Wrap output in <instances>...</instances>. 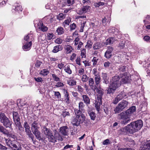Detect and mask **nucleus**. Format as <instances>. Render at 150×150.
Segmentation results:
<instances>
[{
  "instance_id": "nucleus-1",
  "label": "nucleus",
  "mask_w": 150,
  "mask_h": 150,
  "mask_svg": "<svg viewBox=\"0 0 150 150\" xmlns=\"http://www.w3.org/2000/svg\"><path fill=\"white\" fill-rule=\"evenodd\" d=\"M143 125L142 121L141 120L133 122L128 125L125 127L121 128V131L130 134H133L139 130Z\"/></svg>"
},
{
  "instance_id": "nucleus-2",
  "label": "nucleus",
  "mask_w": 150,
  "mask_h": 150,
  "mask_svg": "<svg viewBox=\"0 0 150 150\" xmlns=\"http://www.w3.org/2000/svg\"><path fill=\"white\" fill-rule=\"evenodd\" d=\"M120 74L119 76L116 75L112 77L111 83L107 89V94H113L116 89L120 86L121 85V81H120Z\"/></svg>"
},
{
  "instance_id": "nucleus-3",
  "label": "nucleus",
  "mask_w": 150,
  "mask_h": 150,
  "mask_svg": "<svg viewBox=\"0 0 150 150\" xmlns=\"http://www.w3.org/2000/svg\"><path fill=\"white\" fill-rule=\"evenodd\" d=\"M6 143L7 146L12 148H14V150H21V145L15 140L5 139Z\"/></svg>"
},
{
  "instance_id": "nucleus-4",
  "label": "nucleus",
  "mask_w": 150,
  "mask_h": 150,
  "mask_svg": "<svg viewBox=\"0 0 150 150\" xmlns=\"http://www.w3.org/2000/svg\"><path fill=\"white\" fill-rule=\"evenodd\" d=\"M128 104V102L123 100L120 102L114 109L115 113H118L127 107Z\"/></svg>"
},
{
  "instance_id": "nucleus-5",
  "label": "nucleus",
  "mask_w": 150,
  "mask_h": 150,
  "mask_svg": "<svg viewBox=\"0 0 150 150\" xmlns=\"http://www.w3.org/2000/svg\"><path fill=\"white\" fill-rule=\"evenodd\" d=\"M76 116L73 117L72 119L71 123L74 126H78L80 123L83 122L85 117L83 119L81 118V115L76 114Z\"/></svg>"
},
{
  "instance_id": "nucleus-6",
  "label": "nucleus",
  "mask_w": 150,
  "mask_h": 150,
  "mask_svg": "<svg viewBox=\"0 0 150 150\" xmlns=\"http://www.w3.org/2000/svg\"><path fill=\"white\" fill-rule=\"evenodd\" d=\"M0 121L3 125L6 127H10L11 126V123L9 120L4 113L0 114Z\"/></svg>"
},
{
  "instance_id": "nucleus-7",
  "label": "nucleus",
  "mask_w": 150,
  "mask_h": 150,
  "mask_svg": "<svg viewBox=\"0 0 150 150\" xmlns=\"http://www.w3.org/2000/svg\"><path fill=\"white\" fill-rule=\"evenodd\" d=\"M84 105L83 102H80L79 103V109H75L74 110V112L75 114L81 115V118L84 119L85 118L84 115L82 114V112H84Z\"/></svg>"
},
{
  "instance_id": "nucleus-8",
  "label": "nucleus",
  "mask_w": 150,
  "mask_h": 150,
  "mask_svg": "<svg viewBox=\"0 0 150 150\" xmlns=\"http://www.w3.org/2000/svg\"><path fill=\"white\" fill-rule=\"evenodd\" d=\"M23 126L25 129V132L26 133V134L33 140L34 139V137L33 135L31 133L30 129L29 126L27 122H25L24 123Z\"/></svg>"
},
{
  "instance_id": "nucleus-9",
  "label": "nucleus",
  "mask_w": 150,
  "mask_h": 150,
  "mask_svg": "<svg viewBox=\"0 0 150 150\" xmlns=\"http://www.w3.org/2000/svg\"><path fill=\"white\" fill-rule=\"evenodd\" d=\"M126 96V95L125 92H121L115 98V99L113 100V103L115 104H117L120 100L125 98Z\"/></svg>"
},
{
  "instance_id": "nucleus-10",
  "label": "nucleus",
  "mask_w": 150,
  "mask_h": 150,
  "mask_svg": "<svg viewBox=\"0 0 150 150\" xmlns=\"http://www.w3.org/2000/svg\"><path fill=\"white\" fill-rule=\"evenodd\" d=\"M120 77L121 78V82L122 83H128L130 79L129 74H127L126 73L120 74Z\"/></svg>"
},
{
  "instance_id": "nucleus-11",
  "label": "nucleus",
  "mask_w": 150,
  "mask_h": 150,
  "mask_svg": "<svg viewBox=\"0 0 150 150\" xmlns=\"http://www.w3.org/2000/svg\"><path fill=\"white\" fill-rule=\"evenodd\" d=\"M114 49L113 47L111 46H108V49L105 54V57L107 59L110 58L112 55V52Z\"/></svg>"
},
{
  "instance_id": "nucleus-12",
  "label": "nucleus",
  "mask_w": 150,
  "mask_h": 150,
  "mask_svg": "<svg viewBox=\"0 0 150 150\" xmlns=\"http://www.w3.org/2000/svg\"><path fill=\"white\" fill-rule=\"evenodd\" d=\"M150 149V140L143 143L141 146L140 150H149Z\"/></svg>"
},
{
  "instance_id": "nucleus-13",
  "label": "nucleus",
  "mask_w": 150,
  "mask_h": 150,
  "mask_svg": "<svg viewBox=\"0 0 150 150\" xmlns=\"http://www.w3.org/2000/svg\"><path fill=\"white\" fill-rule=\"evenodd\" d=\"M38 28L43 32L46 31L48 30L47 27L44 25L41 21H40L38 23Z\"/></svg>"
},
{
  "instance_id": "nucleus-14",
  "label": "nucleus",
  "mask_w": 150,
  "mask_h": 150,
  "mask_svg": "<svg viewBox=\"0 0 150 150\" xmlns=\"http://www.w3.org/2000/svg\"><path fill=\"white\" fill-rule=\"evenodd\" d=\"M89 85L90 86L91 88L95 91V90L97 89V87L96 85L94 84V79L91 78H90L88 80Z\"/></svg>"
},
{
  "instance_id": "nucleus-15",
  "label": "nucleus",
  "mask_w": 150,
  "mask_h": 150,
  "mask_svg": "<svg viewBox=\"0 0 150 150\" xmlns=\"http://www.w3.org/2000/svg\"><path fill=\"white\" fill-rule=\"evenodd\" d=\"M91 7L88 6H86L82 8L78 12L79 14H82L84 13H85L90 11Z\"/></svg>"
},
{
  "instance_id": "nucleus-16",
  "label": "nucleus",
  "mask_w": 150,
  "mask_h": 150,
  "mask_svg": "<svg viewBox=\"0 0 150 150\" xmlns=\"http://www.w3.org/2000/svg\"><path fill=\"white\" fill-rule=\"evenodd\" d=\"M31 129L32 131L38 130L40 128L39 124L38 123V122L37 121L33 122L31 124Z\"/></svg>"
},
{
  "instance_id": "nucleus-17",
  "label": "nucleus",
  "mask_w": 150,
  "mask_h": 150,
  "mask_svg": "<svg viewBox=\"0 0 150 150\" xmlns=\"http://www.w3.org/2000/svg\"><path fill=\"white\" fill-rule=\"evenodd\" d=\"M13 121L15 123L20 122V119L19 115L17 112H13Z\"/></svg>"
},
{
  "instance_id": "nucleus-18",
  "label": "nucleus",
  "mask_w": 150,
  "mask_h": 150,
  "mask_svg": "<svg viewBox=\"0 0 150 150\" xmlns=\"http://www.w3.org/2000/svg\"><path fill=\"white\" fill-rule=\"evenodd\" d=\"M32 45V43L31 41L28 42H26L23 45L22 47L24 51H28L31 49Z\"/></svg>"
},
{
  "instance_id": "nucleus-19",
  "label": "nucleus",
  "mask_w": 150,
  "mask_h": 150,
  "mask_svg": "<svg viewBox=\"0 0 150 150\" xmlns=\"http://www.w3.org/2000/svg\"><path fill=\"white\" fill-rule=\"evenodd\" d=\"M60 133L64 135H67L69 131V129L67 126H64L60 128Z\"/></svg>"
},
{
  "instance_id": "nucleus-20",
  "label": "nucleus",
  "mask_w": 150,
  "mask_h": 150,
  "mask_svg": "<svg viewBox=\"0 0 150 150\" xmlns=\"http://www.w3.org/2000/svg\"><path fill=\"white\" fill-rule=\"evenodd\" d=\"M63 49V47L61 45H57L54 46L52 52L54 53H56L59 51H62Z\"/></svg>"
},
{
  "instance_id": "nucleus-21",
  "label": "nucleus",
  "mask_w": 150,
  "mask_h": 150,
  "mask_svg": "<svg viewBox=\"0 0 150 150\" xmlns=\"http://www.w3.org/2000/svg\"><path fill=\"white\" fill-rule=\"evenodd\" d=\"M118 115L119 119L120 120L130 117L129 115H128L126 112H122L119 114Z\"/></svg>"
},
{
  "instance_id": "nucleus-22",
  "label": "nucleus",
  "mask_w": 150,
  "mask_h": 150,
  "mask_svg": "<svg viewBox=\"0 0 150 150\" xmlns=\"http://www.w3.org/2000/svg\"><path fill=\"white\" fill-rule=\"evenodd\" d=\"M136 110V108L135 106H133L127 110L126 112L130 117V115L133 113Z\"/></svg>"
},
{
  "instance_id": "nucleus-23",
  "label": "nucleus",
  "mask_w": 150,
  "mask_h": 150,
  "mask_svg": "<svg viewBox=\"0 0 150 150\" xmlns=\"http://www.w3.org/2000/svg\"><path fill=\"white\" fill-rule=\"evenodd\" d=\"M102 77L104 80V82L106 84L109 83V77L108 76V74L106 73H102Z\"/></svg>"
},
{
  "instance_id": "nucleus-24",
  "label": "nucleus",
  "mask_w": 150,
  "mask_h": 150,
  "mask_svg": "<svg viewBox=\"0 0 150 150\" xmlns=\"http://www.w3.org/2000/svg\"><path fill=\"white\" fill-rule=\"evenodd\" d=\"M43 130L44 134L47 137L50 136L52 134V131L50 129L47 128L45 127H43Z\"/></svg>"
},
{
  "instance_id": "nucleus-25",
  "label": "nucleus",
  "mask_w": 150,
  "mask_h": 150,
  "mask_svg": "<svg viewBox=\"0 0 150 150\" xmlns=\"http://www.w3.org/2000/svg\"><path fill=\"white\" fill-rule=\"evenodd\" d=\"M64 100L67 103L69 104L70 103L69 95L66 90L64 89Z\"/></svg>"
},
{
  "instance_id": "nucleus-26",
  "label": "nucleus",
  "mask_w": 150,
  "mask_h": 150,
  "mask_svg": "<svg viewBox=\"0 0 150 150\" xmlns=\"http://www.w3.org/2000/svg\"><path fill=\"white\" fill-rule=\"evenodd\" d=\"M33 133L35 135L36 138L39 140L42 139L40 136V132L38 129L32 131Z\"/></svg>"
},
{
  "instance_id": "nucleus-27",
  "label": "nucleus",
  "mask_w": 150,
  "mask_h": 150,
  "mask_svg": "<svg viewBox=\"0 0 150 150\" xmlns=\"http://www.w3.org/2000/svg\"><path fill=\"white\" fill-rule=\"evenodd\" d=\"M64 70L66 73L69 74H71L72 73V70L70 68V67L69 65H65Z\"/></svg>"
},
{
  "instance_id": "nucleus-28",
  "label": "nucleus",
  "mask_w": 150,
  "mask_h": 150,
  "mask_svg": "<svg viewBox=\"0 0 150 150\" xmlns=\"http://www.w3.org/2000/svg\"><path fill=\"white\" fill-rule=\"evenodd\" d=\"M115 41V39L114 38H110L106 40L105 44L106 45H110L113 43Z\"/></svg>"
},
{
  "instance_id": "nucleus-29",
  "label": "nucleus",
  "mask_w": 150,
  "mask_h": 150,
  "mask_svg": "<svg viewBox=\"0 0 150 150\" xmlns=\"http://www.w3.org/2000/svg\"><path fill=\"white\" fill-rule=\"evenodd\" d=\"M84 102L87 105L90 103V100L88 97L87 95H83L82 96Z\"/></svg>"
},
{
  "instance_id": "nucleus-30",
  "label": "nucleus",
  "mask_w": 150,
  "mask_h": 150,
  "mask_svg": "<svg viewBox=\"0 0 150 150\" xmlns=\"http://www.w3.org/2000/svg\"><path fill=\"white\" fill-rule=\"evenodd\" d=\"M24 39L27 42L32 41L33 40V35L31 34H28L26 36H25Z\"/></svg>"
},
{
  "instance_id": "nucleus-31",
  "label": "nucleus",
  "mask_w": 150,
  "mask_h": 150,
  "mask_svg": "<svg viewBox=\"0 0 150 150\" xmlns=\"http://www.w3.org/2000/svg\"><path fill=\"white\" fill-rule=\"evenodd\" d=\"M66 53L67 54L70 53L72 52V48L71 46L69 45H65L64 47Z\"/></svg>"
},
{
  "instance_id": "nucleus-32",
  "label": "nucleus",
  "mask_w": 150,
  "mask_h": 150,
  "mask_svg": "<svg viewBox=\"0 0 150 150\" xmlns=\"http://www.w3.org/2000/svg\"><path fill=\"white\" fill-rule=\"evenodd\" d=\"M102 47V44L99 42H96L95 43L93 46V48L94 50H99Z\"/></svg>"
},
{
  "instance_id": "nucleus-33",
  "label": "nucleus",
  "mask_w": 150,
  "mask_h": 150,
  "mask_svg": "<svg viewBox=\"0 0 150 150\" xmlns=\"http://www.w3.org/2000/svg\"><path fill=\"white\" fill-rule=\"evenodd\" d=\"M94 79L95 84L96 86H98L100 82L101 78L100 75H99L94 76Z\"/></svg>"
},
{
  "instance_id": "nucleus-34",
  "label": "nucleus",
  "mask_w": 150,
  "mask_h": 150,
  "mask_svg": "<svg viewBox=\"0 0 150 150\" xmlns=\"http://www.w3.org/2000/svg\"><path fill=\"white\" fill-rule=\"evenodd\" d=\"M130 121V117L125 119H123L120 120V122L121 124L125 125Z\"/></svg>"
},
{
  "instance_id": "nucleus-35",
  "label": "nucleus",
  "mask_w": 150,
  "mask_h": 150,
  "mask_svg": "<svg viewBox=\"0 0 150 150\" xmlns=\"http://www.w3.org/2000/svg\"><path fill=\"white\" fill-rule=\"evenodd\" d=\"M71 21V18H69L65 20L62 23L63 26L65 27L68 25H69Z\"/></svg>"
},
{
  "instance_id": "nucleus-36",
  "label": "nucleus",
  "mask_w": 150,
  "mask_h": 150,
  "mask_svg": "<svg viewBox=\"0 0 150 150\" xmlns=\"http://www.w3.org/2000/svg\"><path fill=\"white\" fill-rule=\"evenodd\" d=\"M54 136L55 137L56 142H57V140H58L61 141L63 140V138L62 136L58 133L57 131H55Z\"/></svg>"
},
{
  "instance_id": "nucleus-37",
  "label": "nucleus",
  "mask_w": 150,
  "mask_h": 150,
  "mask_svg": "<svg viewBox=\"0 0 150 150\" xmlns=\"http://www.w3.org/2000/svg\"><path fill=\"white\" fill-rule=\"evenodd\" d=\"M47 138L50 142L53 143L56 142L55 137L52 134L50 136L47 137Z\"/></svg>"
},
{
  "instance_id": "nucleus-38",
  "label": "nucleus",
  "mask_w": 150,
  "mask_h": 150,
  "mask_svg": "<svg viewBox=\"0 0 150 150\" xmlns=\"http://www.w3.org/2000/svg\"><path fill=\"white\" fill-rule=\"evenodd\" d=\"M94 104L95 107L97 110L99 111L100 108V106L101 104V103L98 101L97 100H96Z\"/></svg>"
},
{
  "instance_id": "nucleus-39",
  "label": "nucleus",
  "mask_w": 150,
  "mask_h": 150,
  "mask_svg": "<svg viewBox=\"0 0 150 150\" xmlns=\"http://www.w3.org/2000/svg\"><path fill=\"white\" fill-rule=\"evenodd\" d=\"M107 18L108 19L107 21H106V17H105L104 18H103L102 20V23L103 24V25H106L107 22L110 23V22L111 20L110 18V17H107Z\"/></svg>"
},
{
  "instance_id": "nucleus-40",
  "label": "nucleus",
  "mask_w": 150,
  "mask_h": 150,
  "mask_svg": "<svg viewBox=\"0 0 150 150\" xmlns=\"http://www.w3.org/2000/svg\"><path fill=\"white\" fill-rule=\"evenodd\" d=\"M57 32L58 35H60L63 34L64 32V30L62 27L58 28L57 30Z\"/></svg>"
},
{
  "instance_id": "nucleus-41",
  "label": "nucleus",
  "mask_w": 150,
  "mask_h": 150,
  "mask_svg": "<svg viewBox=\"0 0 150 150\" xmlns=\"http://www.w3.org/2000/svg\"><path fill=\"white\" fill-rule=\"evenodd\" d=\"M68 84L70 86L75 85L76 84V81L74 80H70L67 81Z\"/></svg>"
},
{
  "instance_id": "nucleus-42",
  "label": "nucleus",
  "mask_w": 150,
  "mask_h": 150,
  "mask_svg": "<svg viewBox=\"0 0 150 150\" xmlns=\"http://www.w3.org/2000/svg\"><path fill=\"white\" fill-rule=\"evenodd\" d=\"M65 17V16L62 13H60L57 16V19L59 20H62Z\"/></svg>"
},
{
  "instance_id": "nucleus-43",
  "label": "nucleus",
  "mask_w": 150,
  "mask_h": 150,
  "mask_svg": "<svg viewBox=\"0 0 150 150\" xmlns=\"http://www.w3.org/2000/svg\"><path fill=\"white\" fill-rule=\"evenodd\" d=\"M89 115L91 120H94L96 118L95 113L93 112H88Z\"/></svg>"
},
{
  "instance_id": "nucleus-44",
  "label": "nucleus",
  "mask_w": 150,
  "mask_h": 150,
  "mask_svg": "<svg viewBox=\"0 0 150 150\" xmlns=\"http://www.w3.org/2000/svg\"><path fill=\"white\" fill-rule=\"evenodd\" d=\"M15 124L18 127L19 130L21 131L23 130V128L21 126L20 122L16 123Z\"/></svg>"
},
{
  "instance_id": "nucleus-45",
  "label": "nucleus",
  "mask_w": 150,
  "mask_h": 150,
  "mask_svg": "<svg viewBox=\"0 0 150 150\" xmlns=\"http://www.w3.org/2000/svg\"><path fill=\"white\" fill-rule=\"evenodd\" d=\"M48 73V71L46 69H43L41 70L40 72V74L44 76L47 75Z\"/></svg>"
},
{
  "instance_id": "nucleus-46",
  "label": "nucleus",
  "mask_w": 150,
  "mask_h": 150,
  "mask_svg": "<svg viewBox=\"0 0 150 150\" xmlns=\"http://www.w3.org/2000/svg\"><path fill=\"white\" fill-rule=\"evenodd\" d=\"M98 59L96 57H94L93 59L92 60V62H93V65L95 66L97 64V62Z\"/></svg>"
},
{
  "instance_id": "nucleus-47",
  "label": "nucleus",
  "mask_w": 150,
  "mask_h": 150,
  "mask_svg": "<svg viewBox=\"0 0 150 150\" xmlns=\"http://www.w3.org/2000/svg\"><path fill=\"white\" fill-rule=\"evenodd\" d=\"M96 90V91L98 93L97 96H102L104 94V93L102 90L97 88Z\"/></svg>"
},
{
  "instance_id": "nucleus-48",
  "label": "nucleus",
  "mask_w": 150,
  "mask_h": 150,
  "mask_svg": "<svg viewBox=\"0 0 150 150\" xmlns=\"http://www.w3.org/2000/svg\"><path fill=\"white\" fill-rule=\"evenodd\" d=\"M74 0H67L66 4L68 6H70L73 4Z\"/></svg>"
},
{
  "instance_id": "nucleus-49",
  "label": "nucleus",
  "mask_w": 150,
  "mask_h": 150,
  "mask_svg": "<svg viewBox=\"0 0 150 150\" xmlns=\"http://www.w3.org/2000/svg\"><path fill=\"white\" fill-rule=\"evenodd\" d=\"M15 9L16 11H21L22 10V6L18 4L16 6Z\"/></svg>"
},
{
  "instance_id": "nucleus-50",
  "label": "nucleus",
  "mask_w": 150,
  "mask_h": 150,
  "mask_svg": "<svg viewBox=\"0 0 150 150\" xmlns=\"http://www.w3.org/2000/svg\"><path fill=\"white\" fill-rule=\"evenodd\" d=\"M9 137L6 139H10V140H15L16 139V136L13 134H9Z\"/></svg>"
},
{
  "instance_id": "nucleus-51",
  "label": "nucleus",
  "mask_w": 150,
  "mask_h": 150,
  "mask_svg": "<svg viewBox=\"0 0 150 150\" xmlns=\"http://www.w3.org/2000/svg\"><path fill=\"white\" fill-rule=\"evenodd\" d=\"M57 67L59 69L62 70L63 68L64 69V64L63 63H59L57 65Z\"/></svg>"
},
{
  "instance_id": "nucleus-52",
  "label": "nucleus",
  "mask_w": 150,
  "mask_h": 150,
  "mask_svg": "<svg viewBox=\"0 0 150 150\" xmlns=\"http://www.w3.org/2000/svg\"><path fill=\"white\" fill-rule=\"evenodd\" d=\"M52 76L54 79V80L55 81H60V79L57 76V75L55 74H52Z\"/></svg>"
},
{
  "instance_id": "nucleus-53",
  "label": "nucleus",
  "mask_w": 150,
  "mask_h": 150,
  "mask_svg": "<svg viewBox=\"0 0 150 150\" xmlns=\"http://www.w3.org/2000/svg\"><path fill=\"white\" fill-rule=\"evenodd\" d=\"M86 50L83 48L81 51V55L82 57H85L86 56Z\"/></svg>"
},
{
  "instance_id": "nucleus-54",
  "label": "nucleus",
  "mask_w": 150,
  "mask_h": 150,
  "mask_svg": "<svg viewBox=\"0 0 150 150\" xmlns=\"http://www.w3.org/2000/svg\"><path fill=\"white\" fill-rule=\"evenodd\" d=\"M83 42L81 41L79 42L77 46V50H81L82 47L83 46Z\"/></svg>"
},
{
  "instance_id": "nucleus-55",
  "label": "nucleus",
  "mask_w": 150,
  "mask_h": 150,
  "mask_svg": "<svg viewBox=\"0 0 150 150\" xmlns=\"http://www.w3.org/2000/svg\"><path fill=\"white\" fill-rule=\"evenodd\" d=\"M0 132L4 134H5L6 133V129L3 126L0 125Z\"/></svg>"
},
{
  "instance_id": "nucleus-56",
  "label": "nucleus",
  "mask_w": 150,
  "mask_h": 150,
  "mask_svg": "<svg viewBox=\"0 0 150 150\" xmlns=\"http://www.w3.org/2000/svg\"><path fill=\"white\" fill-rule=\"evenodd\" d=\"M94 5L96 7H99L101 6H103L105 4V3L103 2H100L98 3H94Z\"/></svg>"
},
{
  "instance_id": "nucleus-57",
  "label": "nucleus",
  "mask_w": 150,
  "mask_h": 150,
  "mask_svg": "<svg viewBox=\"0 0 150 150\" xmlns=\"http://www.w3.org/2000/svg\"><path fill=\"white\" fill-rule=\"evenodd\" d=\"M42 63V62L41 61L38 60H37L35 64V66L37 68H39L40 67Z\"/></svg>"
},
{
  "instance_id": "nucleus-58",
  "label": "nucleus",
  "mask_w": 150,
  "mask_h": 150,
  "mask_svg": "<svg viewBox=\"0 0 150 150\" xmlns=\"http://www.w3.org/2000/svg\"><path fill=\"white\" fill-rule=\"evenodd\" d=\"M88 80V77L85 74L83 75L82 80L83 82H86Z\"/></svg>"
},
{
  "instance_id": "nucleus-59",
  "label": "nucleus",
  "mask_w": 150,
  "mask_h": 150,
  "mask_svg": "<svg viewBox=\"0 0 150 150\" xmlns=\"http://www.w3.org/2000/svg\"><path fill=\"white\" fill-rule=\"evenodd\" d=\"M84 73V70L83 68H80L78 71V75H81L83 74Z\"/></svg>"
},
{
  "instance_id": "nucleus-60",
  "label": "nucleus",
  "mask_w": 150,
  "mask_h": 150,
  "mask_svg": "<svg viewBox=\"0 0 150 150\" xmlns=\"http://www.w3.org/2000/svg\"><path fill=\"white\" fill-rule=\"evenodd\" d=\"M92 72L93 74L94 75V76H97L100 75L99 73L98 72L97 69L94 68L93 69Z\"/></svg>"
},
{
  "instance_id": "nucleus-61",
  "label": "nucleus",
  "mask_w": 150,
  "mask_h": 150,
  "mask_svg": "<svg viewBox=\"0 0 150 150\" xmlns=\"http://www.w3.org/2000/svg\"><path fill=\"white\" fill-rule=\"evenodd\" d=\"M70 30H73L75 29L76 25L75 23H73L72 24H71L70 25Z\"/></svg>"
},
{
  "instance_id": "nucleus-62",
  "label": "nucleus",
  "mask_w": 150,
  "mask_h": 150,
  "mask_svg": "<svg viewBox=\"0 0 150 150\" xmlns=\"http://www.w3.org/2000/svg\"><path fill=\"white\" fill-rule=\"evenodd\" d=\"M80 40V38L78 37H77L74 40V45L75 46L77 45L79 43V41Z\"/></svg>"
},
{
  "instance_id": "nucleus-63",
  "label": "nucleus",
  "mask_w": 150,
  "mask_h": 150,
  "mask_svg": "<svg viewBox=\"0 0 150 150\" xmlns=\"http://www.w3.org/2000/svg\"><path fill=\"white\" fill-rule=\"evenodd\" d=\"M62 40L60 38H57L55 40V42L58 44H60L62 42Z\"/></svg>"
},
{
  "instance_id": "nucleus-64",
  "label": "nucleus",
  "mask_w": 150,
  "mask_h": 150,
  "mask_svg": "<svg viewBox=\"0 0 150 150\" xmlns=\"http://www.w3.org/2000/svg\"><path fill=\"white\" fill-rule=\"evenodd\" d=\"M144 40L147 42L150 41V37L148 35H146L144 37Z\"/></svg>"
}]
</instances>
